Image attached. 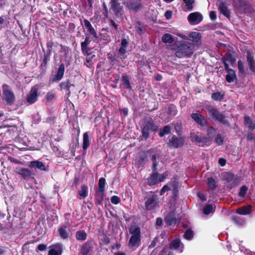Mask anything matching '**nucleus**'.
<instances>
[{"label":"nucleus","mask_w":255,"mask_h":255,"mask_svg":"<svg viewBox=\"0 0 255 255\" xmlns=\"http://www.w3.org/2000/svg\"><path fill=\"white\" fill-rule=\"evenodd\" d=\"M194 46L192 43L183 42L179 44L175 55L178 58L190 57L194 52Z\"/></svg>","instance_id":"f257e3e1"},{"label":"nucleus","mask_w":255,"mask_h":255,"mask_svg":"<svg viewBox=\"0 0 255 255\" xmlns=\"http://www.w3.org/2000/svg\"><path fill=\"white\" fill-rule=\"evenodd\" d=\"M206 110L209 114L211 118L215 121H217L221 124L229 127L230 124L227 117L218 109L213 106H210L206 107Z\"/></svg>","instance_id":"f03ea898"},{"label":"nucleus","mask_w":255,"mask_h":255,"mask_svg":"<svg viewBox=\"0 0 255 255\" xmlns=\"http://www.w3.org/2000/svg\"><path fill=\"white\" fill-rule=\"evenodd\" d=\"M158 127L155 125L153 120L150 118H145L144 119L143 127L142 129V136L146 139L149 136L150 131H156Z\"/></svg>","instance_id":"7ed1b4c3"},{"label":"nucleus","mask_w":255,"mask_h":255,"mask_svg":"<svg viewBox=\"0 0 255 255\" xmlns=\"http://www.w3.org/2000/svg\"><path fill=\"white\" fill-rule=\"evenodd\" d=\"M3 93V99L7 105H12L15 101V98L13 92L10 90V87L4 84L2 86Z\"/></svg>","instance_id":"20e7f679"},{"label":"nucleus","mask_w":255,"mask_h":255,"mask_svg":"<svg viewBox=\"0 0 255 255\" xmlns=\"http://www.w3.org/2000/svg\"><path fill=\"white\" fill-rule=\"evenodd\" d=\"M168 176V173L165 172L163 174H159L157 169L153 170V173L147 179V183L150 186L157 184L163 181Z\"/></svg>","instance_id":"39448f33"},{"label":"nucleus","mask_w":255,"mask_h":255,"mask_svg":"<svg viewBox=\"0 0 255 255\" xmlns=\"http://www.w3.org/2000/svg\"><path fill=\"white\" fill-rule=\"evenodd\" d=\"M185 138L184 136H177L175 135H173L169 138L167 145L169 147H173L175 148L181 147L184 144L185 141Z\"/></svg>","instance_id":"423d86ee"},{"label":"nucleus","mask_w":255,"mask_h":255,"mask_svg":"<svg viewBox=\"0 0 255 255\" xmlns=\"http://www.w3.org/2000/svg\"><path fill=\"white\" fill-rule=\"evenodd\" d=\"M145 201V207L147 210H151L154 209L156 205L158 200L157 195L152 192H150V194L146 196Z\"/></svg>","instance_id":"0eeeda50"},{"label":"nucleus","mask_w":255,"mask_h":255,"mask_svg":"<svg viewBox=\"0 0 255 255\" xmlns=\"http://www.w3.org/2000/svg\"><path fill=\"white\" fill-rule=\"evenodd\" d=\"M125 6L130 10L137 12L142 8L141 0H129L128 2H124Z\"/></svg>","instance_id":"6e6552de"},{"label":"nucleus","mask_w":255,"mask_h":255,"mask_svg":"<svg viewBox=\"0 0 255 255\" xmlns=\"http://www.w3.org/2000/svg\"><path fill=\"white\" fill-rule=\"evenodd\" d=\"M233 5L239 10L248 12L251 7L246 0H233Z\"/></svg>","instance_id":"1a4fd4ad"},{"label":"nucleus","mask_w":255,"mask_h":255,"mask_svg":"<svg viewBox=\"0 0 255 255\" xmlns=\"http://www.w3.org/2000/svg\"><path fill=\"white\" fill-rule=\"evenodd\" d=\"M111 9L117 17L121 16L123 14V7L121 5L119 0H111Z\"/></svg>","instance_id":"9d476101"},{"label":"nucleus","mask_w":255,"mask_h":255,"mask_svg":"<svg viewBox=\"0 0 255 255\" xmlns=\"http://www.w3.org/2000/svg\"><path fill=\"white\" fill-rule=\"evenodd\" d=\"M202 15L199 12L191 13L188 16L187 19L189 22L191 24H198L203 20Z\"/></svg>","instance_id":"9b49d317"},{"label":"nucleus","mask_w":255,"mask_h":255,"mask_svg":"<svg viewBox=\"0 0 255 255\" xmlns=\"http://www.w3.org/2000/svg\"><path fill=\"white\" fill-rule=\"evenodd\" d=\"M191 118L195 122L202 127L207 126V121L205 117L200 113H192L191 114Z\"/></svg>","instance_id":"f8f14e48"},{"label":"nucleus","mask_w":255,"mask_h":255,"mask_svg":"<svg viewBox=\"0 0 255 255\" xmlns=\"http://www.w3.org/2000/svg\"><path fill=\"white\" fill-rule=\"evenodd\" d=\"M38 87L37 86L31 88L26 97V101L30 104L34 103L37 100Z\"/></svg>","instance_id":"ddd939ff"},{"label":"nucleus","mask_w":255,"mask_h":255,"mask_svg":"<svg viewBox=\"0 0 255 255\" xmlns=\"http://www.w3.org/2000/svg\"><path fill=\"white\" fill-rule=\"evenodd\" d=\"M15 172L17 174L20 175L25 180L29 179L32 175L31 171L25 168L16 167L15 169Z\"/></svg>","instance_id":"4468645a"},{"label":"nucleus","mask_w":255,"mask_h":255,"mask_svg":"<svg viewBox=\"0 0 255 255\" xmlns=\"http://www.w3.org/2000/svg\"><path fill=\"white\" fill-rule=\"evenodd\" d=\"M188 36L192 39V41L194 42L193 43L194 46L200 45L202 44V35L200 33L197 32H190L188 35Z\"/></svg>","instance_id":"2eb2a0df"},{"label":"nucleus","mask_w":255,"mask_h":255,"mask_svg":"<svg viewBox=\"0 0 255 255\" xmlns=\"http://www.w3.org/2000/svg\"><path fill=\"white\" fill-rule=\"evenodd\" d=\"M190 137L192 141H196L198 143H207L210 140L209 138L207 136H201L192 132L190 133Z\"/></svg>","instance_id":"dca6fc26"},{"label":"nucleus","mask_w":255,"mask_h":255,"mask_svg":"<svg viewBox=\"0 0 255 255\" xmlns=\"http://www.w3.org/2000/svg\"><path fill=\"white\" fill-rule=\"evenodd\" d=\"M91 42L90 37L86 36L84 41L82 42L81 44V50L83 53L85 55H89L91 53L90 52V49L89 47V45Z\"/></svg>","instance_id":"f3484780"},{"label":"nucleus","mask_w":255,"mask_h":255,"mask_svg":"<svg viewBox=\"0 0 255 255\" xmlns=\"http://www.w3.org/2000/svg\"><path fill=\"white\" fill-rule=\"evenodd\" d=\"M93 249V244L91 241H88L81 246V253L83 255H87Z\"/></svg>","instance_id":"a211bd4d"},{"label":"nucleus","mask_w":255,"mask_h":255,"mask_svg":"<svg viewBox=\"0 0 255 255\" xmlns=\"http://www.w3.org/2000/svg\"><path fill=\"white\" fill-rule=\"evenodd\" d=\"M147 153L151 157L152 161V170H156L157 169V155L154 149H150L147 151Z\"/></svg>","instance_id":"6ab92c4d"},{"label":"nucleus","mask_w":255,"mask_h":255,"mask_svg":"<svg viewBox=\"0 0 255 255\" xmlns=\"http://www.w3.org/2000/svg\"><path fill=\"white\" fill-rule=\"evenodd\" d=\"M49 251L48 255H61L62 252V248L61 245L56 244L52 246Z\"/></svg>","instance_id":"aec40b11"},{"label":"nucleus","mask_w":255,"mask_h":255,"mask_svg":"<svg viewBox=\"0 0 255 255\" xmlns=\"http://www.w3.org/2000/svg\"><path fill=\"white\" fill-rule=\"evenodd\" d=\"M165 222L168 225L175 224L176 222V218L175 217V213L171 212L168 213L165 218Z\"/></svg>","instance_id":"412c9836"},{"label":"nucleus","mask_w":255,"mask_h":255,"mask_svg":"<svg viewBox=\"0 0 255 255\" xmlns=\"http://www.w3.org/2000/svg\"><path fill=\"white\" fill-rule=\"evenodd\" d=\"M29 166L30 168H37L43 171L47 170L45 164L42 162L37 160L31 161Z\"/></svg>","instance_id":"4be33fe9"},{"label":"nucleus","mask_w":255,"mask_h":255,"mask_svg":"<svg viewBox=\"0 0 255 255\" xmlns=\"http://www.w3.org/2000/svg\"><path fill=\"white\" fill-rule=\"evenodd\" d=\"M65 71V66L62 63L59 66L56 75L53 78L52 81H60L63 77Z\"/></svg>","instance_id":"5701e85b"},{"label":"nucleus","mask_w":255,"mask_h":255,"mask_svg":"<svg viewBox=\"0 0 255 255\" xmlns=\"http://www.w3.org/2000/svg\"><path fill=\"white\" fill-rule=\"evenodd\" d=\"M244 124L251 130L255 129V121L252 120L249 116H245L244 117Z\"/></svg>","instance_id":"b1692460"},{"label":"nucleus","mask_w":255,"mask_h":255,"mask_svg":"<svg viewBox=\"0 0 255 255\" xmlns=\"http://www.w3.org/2000/svg\"><path fill=\"white\" fill-rule=\"evenodd\" d=\"M83 21L85 26L87 29L88 31L89 32L91 35H93L94 37L97 38V34L90 21L87 19H84Z\"/></svg>","instance_id":"393cba45"},{"label":"nucleus","mask_w":255,"mask_h":255,"mask_svg":"<svg viewBox=\"0 0 255 255\" xmlns=\"http://www.w3.org/2000/svg\"><path fill=\"white\" fill-rule=\"evenodd\" d=\"M236 212L237 213L241 215L249 214L252 212V206L248 205L240 207L237 210Z\"/></svg>","instance_id":"a878e982"},{"label":"nucleus","mask_w":255,"mask_h":255,"mask_svg":"<svg viewBox=\"0 0 255 255\" xmlns=\"http://www.w3.org/2000/svg\"><path fill=\"white\" fill-rule=\"evenodd\" d=\"M140 241V236H131L129 241V246L133 247L138 246Z\"/></svg>","instance_id":"bb28decb"},{"label":"nucleus","mask_w":255,"mask_h":255,"mask_svg":"<svg viewBox=\"0 0 255 255\" xmlns=\"http://www.w3.org/2000/svg\"><path fill=\"white\" fill-rule=\"evenodd\" d=\"M135 28L139 35L144 33L146 31L145 26L139 21H136L135 23Z\"/></svg>","instance_id":"cd10ccee"},{"label":"nucleus","mask_w":255,"mask_h":255,"mask_svg":"<svg viewBox=\"0 0 255 255\" xmlns=\"http://www.w3.org/2000/svg\"><path fill=\"white\" fill-rule=\"evenodd\" d=\"M71 86H74V85L71 84L69 80L63 82L60 84L61 90H66V91L68 92V95H70V88Z\"/></svg>","instance_id":"c85d7f7f"},{"label":"nucleus","mask_w":255,"mask_h":255,"mask_svg":"<svg viewBox=\"0 0 255 255\" xmlns=\"http://www.w3.org/2000/svg\"><path fill=\"white\" fill-rule=\"evenodd\" d=\"M122 84L124 87L128 89H131L128 76L126 74H123L122 77Z\"/></svg>","instance_id":"c756f323"},{"label":"nucleus","mask_w":255,"mask_h":255,"mask_svg":"<svg viewBox=\"0 0 255 255\" xmlns=\"http://www.w3.org/2000/svg\"><path fill=\"white\" fill-rule=\"evenodd\" d=\"M104 191H100L98 190L96 192L95 194V198H96V203L99 205H101L102 204L103 200L104 199Z\"/></svg>","instance_id":"7c9ffc66"},{"label":"nucleus","mask_w":255,"mask_h":255,"mask_svg":"<svg viewBox=\"0 0 255 255\" xmlns=\"http://www.w3.org/2000/svg\"><path fill=\"white\" fill-rule=\"evenodd\" d=\"M219 9L220 10L221 12L224 14L225 16L229 17L230 16L229 12L226 6L225 3L223 2H221L219 4Z\"/></svg>","instance_id":"2f4dec72"},{"label":"nucleus","mask_w":255,"mask_h":255,"mask_svg":"<svg viewBox=\"0 0 255 255\" xmlns=\"http://www.w3.org/2000/svg\"><path fill=\"white\" fill-rule=\"evenodd\" d=\"M247 61L248 62L250 70L255 73V62L253 56L251 55H248L247 56Z\"/></svg>","instance_id":"473e14b6"},{"label":"nucleus","mask_w":255,"mask_h":255,"mask_svg":"<svg viewBox=\"0 0 255 255\" xmlns=\"http://www.w3.org/2000/svg\"><path fill=\"white\" fill-rule=\"evenodd\" d=\"M222 60L223 61H229L231 63L233 64L235 63L236 61V58L233 54L230 52H228L226 54L225 56L222 58Z\"/></svg>","instance_id":"72a5a7b5"},{"label":"nucleus","mask_w":255,"mask_h":255,"mask_svg":"<svg viewBox=\"0 0 255 255\" xmlns=\"http://www.w3.org/2000/svg\"><path fill=\"white\" fill-rule=\"evenodd\" d=\"M129 232L132 236H140V229L134 226L129 228Z\"/></svg>","instance_id":"f704fd0d"},{"label":"nucleus","mask_w":255,"mask_h":255,"mask_svg":"<svg viewBox=\"0 0 255 255\" xmlns=\"http://www.w3.org/2000/svg\"><path fill=\"white\" fill-rule=\"evenodd\" d=\"M76 238L78 240L84 241L86 239L87 234L84 230L78 231L76 233Z\"/></svg>","instance_id":"c9c22d12"},{"label":"nucleus","mask_w":255,"mask_h":255,"mask_svg":"<svg viewBox=\"0 0 255 255\" xmlns=\"http://www.w3.org/2000/svg\"><path fill=\"white\" fill-rule=\"evenodd\" d=\"M90 145V140L89 135L87 132H85L83 135V148L84 150H86Z\"/></svg>","instance_id":"e433bc0d"},{"label":"nucleus","mask_w":255,"mask_h":255,"mask_svg":"<svg viewBox=\"0 0 255 255\" xmlns=\"http://www.w3.org/2000/svg\"><path fill=\"white\" fill-rule=\"evenodd\" d=\"M162 41L165 43H171L174 42L173 37L169 33L164 34L162 37Z\"/></svg>","instance_id":"4c0bfd02"},{"label":"nucleus","mask_w":255,"mask_h":255,"mask_svg":"<svg viewBox=\"0 0 255 255\" xmlns=\"http://www.w3.org/2000/svg\"><path fill=\"white\" fill-rule=\"evenodd\" d=\"M228 74L226 76V80L228 83H231L234 81V80L236 78V75L235 71L233 70H229Z\"/></svg>","instance_id":"58836bf2"},{"label":"nucleus","mask_w":255,"mask_h":255,"mask_svg":"<svg viewBox=\"0 0 255 255\" xmlns=\"http://www.w3.org/2000/svg\"><path fill=\"white\" fill-rule=\"evenodd\" d=\"M207 184L211 190H214L217 187V182L212 177L207 179Z\"/></svg>","instance_id":"ea45409f"},{"label":"nucleus","mask_w":255,"mask_h":255,"mask_svg":"<svg viewBox=\"0 0 255 255\" xmlns=\"http://www.w3.org/2000/svg\"><path fill=\"white\" fill-rule=\"evenodd\" d=\"M174 129L178 136H181L182 134V125L181 123H176L172 124Z\"/></svg>","instance_id":"a19ab883"},{"label":"nucleus","mask_w":255,"mask_h":255,"mask_svg":"<svg viewBox=\"0 0 255 255\" xmlns=\"http://www.w3.org/2000/svg\"><path fill=\"white\" fill-rule=\"evenodd\" d=\"M78 194L83 198H85L88 195V186L86 185H83L81 189L78 191Z\"/></svg>","instance_id":"79ce46f5"},{"label":"nucleus","mask_w":255,"mask_h":255,"mask_svg":"<svg viewBox=\"0 0 255 255\" xmlns=\"http://www.w3.org/2000/svg\"><path fill=\"white\" fill-rule=\"evenodd\" d=\"M171 132V127L167 125L162 129H160V131L159 132V135L160 137H162L164 136L165 134L170 133Z\"/></svg>","instance_id":"37998d69"},{"label":"nucleus","mask_w":255,"mask_h":255,"mask_svg":"<svg viewBox=\"0 0 255 255\" xmlns=\"http://www.w3.org/2000/svg\"><path fill=\"white\" fill-rule=\"evenodd\" d=\"M106 184L105 179L103 177L101 178L99 180L98 190L100 191H105V186Z\"/></svg>","instance_id":"c03bdc74"},{"label":"nucleus","mask_w":255,"mask_h":255,"mask_svg":"<svg viewBox=\"0 0 255 255\" xmlns=\"http://www.w3.org/2000/svg\"><path fill=\"white\" fill-rule=\"evenodd\" d=\"M180 242L176 239L172 241L170 244V249L176 250L180 247Z\"/></svg>","instance_id":"a18cd8bd"},{"label":"nucleus","mask_w":255,"mask_h":255,"mask_svg":"<svg viewBox=\"0 0 255 255\" xmlns=\"http://www.w3.org/2000/svg\"><path fill=\"white\" fill-rule=\"evenodd\" d=\"M184 2L186 3V7L188 10H192L193 8V4L195 2L194 0H184Z\"/></svg>","instance_id":"49530a36"},{"label":"nucleus","mask_w":255,"mask_h":255,"mask_svg":"<svg viewBox=\"0 0 255 255\" xmlns=\"http://www.w3.org/2000/svg\"><path fill=\"white\" fill-rule=\"evenodd\" d=\"M59 233L60 237L64 239H67L68 237L69 234L68 232L63 227L59 228Z\"/></svg>","instance_id":"de8ad7c7"},{"label":"nucleus","mask_w":255,"mask_h":255,"mask_svg":"<svg viewBox=\"0 0 255 255\" xmlns=\"http://www.w3.org/2000/svg\"><path fill=\"white\" fill-rule=\"evenodd\" d=\"M211 97L215 101H221L223 99L224 95L222 94L220 92H216L213 93Z\"/></svg>","instance_id":"09e8293b"},{"label":"nucleus","mask_w":255,"mask_h":255,"mask_svg":"<svg viewBox=\"0 0 255 255\" xmlns=\"http://www.w3.org/2000/svg\"><path fill=\"white\" fill-rule=\"evenodd\" d=\"M194 236V233L191 229H187L184 235V238L187 240H191L193 238Z\"/></svg>","instance_id":"8fccbe9b"},{"label":"nucleus","mask_w":255,"mask_h":255,"mask_svg":"<svg viewBox=\"0 0 255 255\" xmlns=\"http://www.w3.org/2000/svg\"><path fill=\"white\" fill-rule=\"evenodd\" d=\"M223 177L228 182H231L234 179V175L228 172L223 174Z\"/></svg>","instance_id":"3c124183"},{"label":"nucleus","mask_w":255,"mask_h":255,"mask_svg":"<svg viewBox=\"0 0 255 255\" xmlns=\"http://www.w3.org/2000/svg\"><path fill=\"white\" fill-rule=\"evenodd\" d=\"M223 138L222 137L221 134L219 133L216 135L215 139V142L218 145H222L223 144Z\"/></svg>","instance_id":"603ef678"},{"label":"nucleus","mask_w":255,"mask_h":255,"mask_svg":"<svg viewBox=\"0 0 255 255\" xmlns=\"http://www.w3.org/2000/svg\"><path fill=\"white\" fill-rule=\"evenodd\" d=\"M248 190V187L246 186H243L241 187L240 190L239 195L241 197H244Z\"/></svg>","instance_id":"864d4df0"},{"label":"nucleus","mask_w":255,"mask_h":255,"mask_svg":"<svg viewBox=\"0 0 255 255\" xmlns=\"http://www.w3.org/2000/svg\"><path fill=\"white\" fill-rule=\"evenodd\" d=\"M213 210V207L211 205H206L203 209V212L206 215H208Z\"/></svg>","instance_id":"5fc2aeb1"},{"label":"nucleus","mask_w":255,"mask_h":255,"mask_svg":"<svg viewBox=\"0 0 255 255\" xmlns=\"http://www.w3.org/2000/svg\"><path fill=\"white\" fill-rule=\"evenodd\" d=\"M246 137L248 141H253L255 143V134L254 133L249 132L247 134Z\"/></svg>","instance_id":"6e6d98bb"},{"label":"nucleus","mask_w":255,"mask_h":255,"mask_svg":"<svg viewBox=\"0 0 255 255\" xmlns=\"http://www.w3.org/2000/svg\"><path fill=\"white\" fill-rule=\"evenodd\" d=\"M148 154L144 153L143 155H141L139 159L138 162L139 164H143L144 163L145 161L147 160V155Z\"/></svg>","instance_id":"4d7b16f0"},{"label":"nucleus","mask_w":255,"mask_h":255,"mask_svg":"<svg viewBox=\"0 0 255 255\" xmlns=\"http://www.w3.org/2000/svg\"><path fill=\"white\" fill-rule=\"evenodd\" d=\"M55 97V94L52 92H48L46 96L47 101L50 102L53 100Z\"/></svg>","instance_id":"13d9d810"},{"label":"nucleus","mask_w":255,"mask_h":255,"mask_svg":"<svg viewBox=\"0 0 255 255\" xmlns=\"http://www.w3.org/2000/svg\"><path fill=\"white\" fill-rule=\"evenodd\" d=\"M111 202L114 204H117L120 202V198L117 196H113L111 199Z\"/></svg>","instance_id":"bf43d9fd"},{"label":"nucleus","mask_w":255,"mask_h":255,"mask_svg":"<svg viewBox=\"0 0 255 255\" xmlns=\"http://www.w3.org/2000/svg\"><path fill=\"white\" fill-rule=\"evenodd\" d=\"M238 66L239 72L244 73V65H243V62L241 60H239L238 61Z\"/></svg>","instance_id":"052dcab7"},{"label":"nucleus","mask_w":255,"mask_h":255,"mask_svg":"<svg viewBox=\"0 0 255 255\" xmlns=\"http://www.w3.org/2000/svg\"><path fill=\"white\" fill-rule=\"evenodd\" d=\"M215 128L212 126L209 127L208 128L207 130V134L208 135H210L213 134L215 132Z\"/></svg>","instance_id":"680f3d73"},{"label":"nucleus","mask_w":255,"mask_h":255,"mask_svg":"<svg viewBox=\"0 0 255 255\" xmlns=\"http://www.w3.org/2000/svg\"><path fill=\"white\" fill-rule=\"evenodd\" d=\"M170 190V187H168V186L167 185H164L163 188L161 189L160 191V194L161 195H163V193L166 192V191H169Z\"/></svg>","instance_id":"e2e57ef3"},{"label":"nucleus","mask_w":255,"mask_h":255,"mask_svg":"<svg viewBox=\"0 0 255 255\" xmlns=\"http://www.w3.org/2000/svg\"><path fill=\"white\" fill-rule=\"evenodd\" d=\"M103 14L106 17H108V10L105 2L103 3Z\"/></svg>","instance_id":"0e129e2a"},{"label":"nucleus","mask_w":255,"mask_h":255,"mask_svg":"<svg viewBox=\"0 0 255 255\" xmlns=\"http://www.w3.org/2000/svg\"><path fill=\"white\" fill-rule=\"evenodd\" d=\"M118 52L121 55H124L126 52V48L121 46Z\"/></svg>","instance_id":"69168bd1"},{"label":"nucleus","mask_w":255,"mask_h":255,"mask_svg":"<svg viewBox=\"0 0 255 255\" xmlns=\"http://www.w3.org/2000/svg\"><path fill=\"white\" fill-rule=\"evenodd\" d=\"M128 44V42L126 39H123L122 40V42H121V46L122 47L127 48Z\"/></svg>","instance_id":"338daca9"},{"label":"nucleus","mask_w":255,"mask_h":255,"mask_svg":"<svg viewBox=\"0 0 255 255\" xmlns=\"http://www.w3.org/2000/svg\"><path fill=\"white\" fill-rule=\"evenodd\" d=\"M103 242L105 245H108L110 243V240L109 237H108L107 236H105L103 239Z\"/></svg>","instance_id":"774afa93"}]
</instances>
